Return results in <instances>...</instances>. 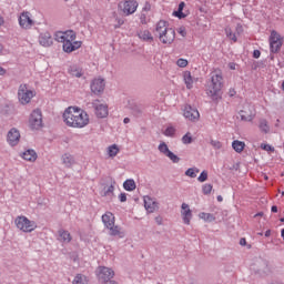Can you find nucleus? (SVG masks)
I'll list each match as a JSON object with an SVG mask.
<instances>
[{
    "label": "nucleus",
    "instance_id": "f257e3e1",
    "mask_svg": "<svg viewBox=\"0 0 284 284\" xmlns=\"http://www.w3.org/2000/svg\"><path fill=\"white\" fill-rule=\"evenodd\" d=\"M63 121L68 128L81 130L90 125V115L79 106H69L63 112Z\"/></svg>",
    "mask_w": 284,
    "mask_h": 284
},
{
    "label": "nucleus",
    "instance_id": "f03ea898",
    "mask_svg": "<svg viewBox=\"0 0 284 284\" xmlns=\"http://www.w3.org/2000/svg\"><path fill=\"white\" fill-rule=\"evenodd\" d=\"M55 41L62 43L63 52L71 54V52H77L83 45L82 41L77 40V32L73 30L58 31L54 34Z\"/></svg>",
    "mask_w": 284,
    "mask_h": 284
},
{
    "label": "nucleus",
    "instance_id": "7ed1b4c3",
    "mask_svg": "<svg viewBox=\"0 0 284 284\" xmlns=\"http://www.w3.org/2000/svg\"><path fill=\"white\" fill-rule=\"evenodd\" d=\"M155 32L164 45H172L174 43V40L176 39V31L174 29L170 28V23L165 20H160L156 23Z\"/></svg>",
    "mask_w": 284,
    "mask_h": 284
},
{
    "label": "nucleus",
    "instance_id": "20e7f679",
    "mask_svg": "<svg viewBox=\"0 0 284 284\" xmlns=\"http://www.w3.org/2000/svg\"><path fill=\"white\" fill-rule=\"evenodd\" d=\"M221 90H223V73L221 71H214L211 74V83L206 89V93L211 99H221Z\"/></svg>",
    "mask_w": 284,
    "mask_h": 284
},
{
    "label": "nucleus",
    "instance_id": "39448f33",
    "mask_svg": "<svg viewBox=\"0 0 284 284\" xmlns=\"http://www.w3.org/2000/svg\"><path fill=\"white\" fill-rule=\"evenodd\" d=\"M102 223L104 227L109 231L110 236H118L119 239H123L125 236V232L121 226L116 225V217L112 212H105L102 215Z\"/></svg>",
    "mask_w": 284,
    "mask_h": 284
},
{
    "label": "nucleus",
    "instance_id": "423d86ee",
    "mask_svg": "<svg viewBox=\"0 0 284 284\" xmlns=\"http://www.w3.org/2000/svg\"><path fill=\"white\" fill-rule=\"evenodd\" d=\"M14 224L20 232H24L26 234H30L37 230V222L31 221L30 219L26 217V215L17 216Z\"/></svg>",
    "mask_w": 284,
    "mask_h": 284
},
{
    "label": "nucleus",
    "instance_id": "0eeeda50",
    "mask_svg": "<svg viewBox=\"0 0 284 284\" xmlns=\"http://www.w3.org/2000/svg\"><path fill=\"white\" fill-rule=\"evenodd\" d=\"M36 94L34 91L28 89L27 84H21L18 89V99L21 105H28L34 99Z\"/></svg>",
    "mask_w": 284,
    "mask_h": 284
},
{
    "label": "nucleus",
    "instance_id": "6e6552de",
    "mask_svg": "<svg viewBox=\"0 0 284 284\" xmlns=\"http://www.w3.org/2000/svg\"><path fill=\"white\" fill-rule=\"evenodd\" d=\"M241 121L250 122L254 121L256 116V109L251 103H244L240 111Z\"/></svg>",
    "mask_w": 284,
    "mask_h": 284
},
{
    "label": "nucleus",
    "instance_id": "1a4fd4ad",
    "mask_svg": "<svg viewBox=\"0 0 284 284\" xmlns=\"http://www.w3.org/2000/svg\"><path fill=\"white\" fill-rule=\"evenodd\" d=\"M18 21L22 30H30L34 26V19H32V14L28 11L20 13Z\"/></svg>",
    "mask_w": 284,
    "mask_h": 284
},
{
    "label": "nucleus",
    "instance_id": "9d476101",
    "mask_svg": "<svg viewBox=\"0 0 284 284\" xmlns=\"http://www.w3.org/2000/svg\"><path fill=\"white\" fill-rule=\"evenodd\" d=\"M270 48L271 52L276 53L281 48H283V38H281V34L273 30L270 36Z\"/></svg>",
    "mask_w": 284,
    "mask_h": 284
},
{
    "label": "nucleus",
    "instance_id": "9b49d317",
    "mask_svg": "<svg viewBox=\"0 0 284 284\" xmlns=\"http://www.w3.org/2000/svg\"><path fill=\"white\" fill-rule=\"evenodd\" d=\"M136 8H139V2L136 1H121L119 3V10H121V12L126 17L134 14L136 12Z\"/></svg>",
    "mask_w": 284,
    "mask_h": 284
},
{
    "label": "nucleus",
    "instance_id": "f8f14e48",
    "mask_svg": "<svg viewBox=\"0 0 284 284\" xmlns=\"http://www.w3.org/2000/svg\"><path fill=\"white\" fill-rule=\"evenodd\" d=\"M29 124L32 130H39L43 125V115L41 114V110L37 109L32 111Z\"/></svg>",
    "mask_w": 284,
    "mask_h": 284
},
{
    "label": "nucleus",
    "instance_id": "ddd939ff",
    "mask_svg": "<svg viewBox=\"0 0 284 284\" xmlns=\"http://www.w3.org/2000/svg\"><path fill=\"white\" fill-rule=\"evenodd\" d=\"M19 141H21V132L17 128H12L7 134V142L14 148V145H19Z\"/></svg>",
    "mask_w": 284,
    "mask_h": 284
},
{
    "label": "nucleus",
    "instance_id": "4468645a",
    "mask_svg": "<svg viewBox=\"0 0 284 284\" xmlns=\"http://www.w3.org/2000/svg\"><path fill=\"white\" fill-rule=\"evenodd\" d=\"M105 90V80L102 78H95L91 82V92L93 94H103Z\"/></svg>",
    "mask_w": 284,
    "mask_h": 284
},
{
    "label": "nucleus",
    "instance_id": "2eb2a0df",
    "mask_svg": "<svg viewBox=\"0 0 284 284\" xmlns=\"http://www.w3.org/2000/svg\"><path fill=\"white\" fill-rule=\"evenodd\" d=\"M97 275L101 281H110V278H114V271L110 267L100 266L97 270Z\"/></svg>",
    "mask_w": 284,
    "mask_h": 284
},
{
    "label": "nucleus",
    "instance_id": "dca6fc26",
    "mask_svg": "<svg viewBox=\"0 0 284 284\" xmlns=\"http://www.w3.org/2000/svg\"><path fill=\"white\" fill-rule=\"evenodd\" d=\"M183 116H185L189 121H199V119H201V113H199V110L192 108L191 105H185Z\"/></svg>",
    "mask_w": 284,
    "mask_h": 284
},
{
    "label": "nucleus",
    "instance_id": "f3484780",
    "mask_svg": "<svg viewBox=\"0 0 284 284\" xmlns=\"http://www.w3.org/2000/svg\"><path fill=\"white\" fill-rule=\"evenodd\" d=\"M93 108H94L95 114H97V116H99V119H105V116H108V104H103V103H101V101L95 100L93 102Z\"/></svg>",
    "mask_w": 284,
    "mask_h": 284
},
{
    "label": "nucleus",
    "instance_id": "a211bd4d",
    "mask_svg": "<svg viewBox=\"0 0 284 284\" xmlns=\"http://www.w3.org/2000/svg\"><path fill=\"white\" fill-rule=\"evenodd\" d=\"M181 216L185 225H190L192 221V210H190V205H187L186 203H182Z\"/></svg>",
    "mask_w": 284,
    "mask_h": 284
},
{
    "label": "nucleus",
    "instance_id": "6ab92c4d",
    "mask_svg": "<svg viewBox=\"0 0 284 284\" xmlns=\"http://www.w3.org/2000/svg\"><path fill=\"white\" fill-rule=\"evenodd\" d=\"M144 207L146 212H149V214H152L153 212H156V210H159V204L152 197L146 195L144 196Z\"/></svg>",
    "mask_w": 284,
    "mask_h": 284
},
{
    "label": "nucleus",
    "instance_id": "aec40b11",
    "mask_svg": "<svg viewBox=\"0 0 284 284\" xmlns=\"http://www.w3.org/2000/svg\"><path fill=\"white\" fill-rule=\"evenodd\" d=\"M39 43L43 48H50V45H52V43H53L52 34H50V32H48V31L40 33Z\"/></svg>",
    "mask_w": 284,
    "mask_h": 284
},
{
    "label": "nucleus",
    "instance_id": "412c9836",
    "mask_svg": "<svg viewBox=\"0 0 284 284\" xmlns=\"http://www.w3.org/2000/svg\"><path fill=\"white\" fill-rule=\"evenodd\" d=\"M58 241L68 245V243H72V234L67 230L60 229L58 231Z\"/></svg>",
    "mask_w": 284,
    "mask_h": 284
},
{
    "label": "nucleus",
    "instance_id": "4be33fe9",
    "mask_svg": "<svg viewBox=\"0 0 284 284\" xmlns=\"http://www.w3.org/2000/svg\"><path fill=\"white\" fill-rule=\"evenodd\" d=\"M190 14V11L185 9V2H181L176 11L173 12V17H178V19H185Z\"/></svg>",
    "mask_w": 284,
    "mask_h": 284
},
{
    "label": "nucleus",
    "instance_id": "5701e85b",
    "mask_svg": "<svg viewBox=\"0 0 284 284\" xmlns=\"http://www.w3.org/2000/svg\"><path fill=\"white\" fill-rule=\"evenodd\" d=\"M21 158L24 161H29L30 163H34V161H37L38 155H37V151L36 150H27L21 154Z\"/></svg>",
    "mask_w": 284,
    "mask_h": 284
},
{
    "label": "nucleus",
    "instance_id": "b1692460",
    "mask_svg": "<svg viewBox=\"0 0 284 284\" xmlns=\"http://www.w3.org/2000/svg\"><path fill=\"white\" fill-rule=\"evenodd\" d=\"M68 72L71 74V77H77L78 79L83 77V70L74 64L69 67Z\"/></svg>",
    "mask_w": 284,
    "mask_h": 284
},
{
    "label": "nucleus",
    "instance_id": "393cba45",
    "mask_svg": "<svg viewBox=\"0 0 284 284\" xmlns=\"http://www.w3.org/2000/svg\"><path fill=\"white\" fill-rule=\"evenodd\" d=\"M61 161L65 168H72V165H74L75 163L74 156H72V154L69 153H64L61 158Z\"/></svg>",
    "mask_w": 284,
    "mask_h": 284
},
{
    "label": "nucleus",
    "instance_id": "a878e982",
    "mask_svg": "<svg viewBox=\"0 0 284 284\" xmlns=\"http://www.w3.org/2000/svg\"><path fill=\"white\" fill-rule=\"evenodd\" d=\"M183 78L187 90H192L194 87V79H192V73L190 71H185Z\"/></svg>",
    "mask_w": 284,
    "mask_h": 284
},
{
    "label": "nucleus",
    "instance_id": "bb28decb",
    "mask_svg": "<svg viewBox=\"0 0 284 284\" xmlns=\"http://www.w3.org/2000/svg\"><path fill=\"white\" fill-rule=\"evenodd\" d=\"M119 152H121V149H119V145H116V144H112V145L108 146V149H106V153L110 156V159H114V156H116V154H119Z\"/></svg>",
    "mask_w": 284,
    "mask_h": 284
},
{
    "label": "nucleus",
    "instance_id": "cd10ccee",
    "mask_svg": "<svg viewBox=\"0 0 284 284\" xmlns=\"http://www.w3.org/2000/svg\"><path fill=\"white\" fill-rule=\"evenodd\" d=\"M139 38L142 39V41H154V37H152V33L149 30L140 31Z\"/></svg>",
    "mask_w": 284,
    "mask_h": 284
},
{
    "label": "nucleus",
    "instance_id": "c85d7f7f",
    "mask_svg": "<svg viewBox=\"0 0 284 284\" xmlns=\"http://www.w3.org/2000/svg\"><path fill=\"white\" fill-rule=\"evenodd\" d=\"M232 148L233 150H235L239 154H241V152H243V150H245V142L235 140L232 142Z\"/></svg>",
    "mask_w": 284,
    "mask_h": 284
},
{
    "label": "nucleus",
    "instance_id": "c756f323",
    "mask_svg": "<svg viewBox=\"0 0 284 284\" xmlns=\"http://www.w3.org/2000/svg\"><path fill=\"white\" fill-rule=\"evenodd\" d=\"M123 187L126 192H134V190H136V182H134V180H126L123 183Z\"/></svg>",
    "mask_w": 284,
    "mask_h": 284
},
{
    "label": "nucleus",
    "instance_id": "7c9ffc66",
    "mask_svg": "<svg viewBox=\"0 0 284 284\" xmlns=\"http://www.w3.org/2000/svg\"><path fill=\"white\" fill-rule=\"evenodd\" d=\"M199 219H202V221H205L206 223H212V221H216V217L212 213H205L201 212L199 214Z\"/></svg>",
    "mask_w": 284,
    "mask_h": 284
},
{
    "label": "nucleus",
    "instance_id": "2f4dec72",
    "mask_svg": "<svg viewBox=\"0 0 284 284\" xmlns=\"http://www.w3.org/2000/svg\"><path fill=\"white\" fill-rule=\"evenodd\" d=\"M258 129L264 134L270 133V124L267 123V120H265V119L260 120Z\"/></svg>",
    "mask_w": 284,
    "mask_h": 284
},
{
    "label": "nucleus",
    "instance_id": "473e14b6",
    "mask_svg": "<svg viewBox=\"0 0 284 284\" xmlns=\"http://www.w3.org/2000/svg\"><path fill=\"white\" fill-rule=\"evenodd\" d=\"M113 21H114V29L118 30V28H121L125 23V20L123 18H120L116 12H113Z\"/></svg>",
    "mask_w": 284,
    "mask_h": 284
},
{
    "label": "nucleus",
    "instance_id": "72a5a7b5",
    "mask_svg": "<svg viewBox=\"0 0 284 284\" xmlns=\"http://www.w3.org/2000/svg\"><path fill=\"white\" fill-rule=\"evenodd\" d=\"M72 284H88V277L83 274H77Z\"/></svg>",
    "mask_w": 284,
    "mask_h": 284
},
{
    "label": "nucleus",
    "instance_id": "f704fd0d",
    "mask_svg": "<svg viewBox=\"0 0 284 284\" xmlns=\"http://www.w3.org/2000/svg\"><path fill=\"white\" fill-rule=\"evenodd\" d=\"M200 170L196 168H191L185 172L186 176H190V179H196V175L199 174Z\"/></svg>",
    "mask_w": 284,
    "mask_h": 284
},
{
    "label": "nucleus",
    "instance_id": "c9c22d12",
    "mask_svg": "<svg viewBox=\"0 0 284 284\" xmlns=\"http://www.w3.org/2000/svg\"><path fill=\"white\" fill-rule=\"evenodd\" d=\"M225 33H226V37H227L229 39H231V41H233L234 43H236V41H237L236 34L232 32V29L226 28V29H225Z\"/></svg>",
    "mask_w": 284,
    "mask_h": 284
},
{
    "label": "nucleus",
    "instance_id": "e433bc0d",
    "mask_svg": "<svg viewBox=\"0 0 284 284\" xmlns=\"http://www.w3.org/2000/svg\"><path fill=\"white\" fill-rule=\"evenodd\" d=\"M182 143H184V145L192 143V133L187 132L185 135H183Z\"/></svg>",
    "mask_w": 284,
    "mask_h": 284
},
{
    "label": "nucleus",
    "instance_id": "4c0bfd02",
    "mask_svg": "<svg viewBox=\"0 0 284 284\" xmlns=\"http://www.w3.org/2000/svg\"><path fill=\"white\" fill-rule=\"evenodd\" d=\"M159 151L162 152V154H164L166 156L168 153L170 152V149L168 148V144H165V142H163L159 145Z\"/></svg>",
    "mask_w": 284,
    "mask_h": 284
},
{
    "label": "nucleus",
    "instance_id": "58836bf2",
    "mask_svg": "<svg viewBox=\"0 0 284 284\" xmlns=\"http://www.w3.org/2000/svg\"><path fill=\"white\" fill-rule=\"evenodd\" d=\"M176 129L174 126H168L164 131L165 136H174Z\"/></svg>",
    "mask_w": 284,
    "mask_h": 284
},
{
    "label": "nucleus",
    "instance_id": "ea45409f",
    "mask_svg": "<svg viewBox=\"0 0 284 284\" xmlns=\"http://www.w3.org/2000/svg\"><path fill=\"white\" fill-rule=\"evenodd\" d=\"M149 21H150V17H148V14L145 13L140 14V23H142V26H148Z\"/></svg>",
    "mask_w": 284,
    "mask_h": 284
},
{
    "label": "nucleus",
    "instance_id": "a19ab883",
    "mask_svg": "<svg viewBox=\"0 0 284 284\" xmlns=\"http://www.w3.org/2000/svg\"><path fill=\"white\" fill-rule=\"evenodd\" d=\"M176 65L179 68H187V60L186 59H183V58H180L178 61H176Z\"/></svg>",
    "mask_w": 284,
    "mask_h": 284
},
{
    "label": "nucleus",
    "instance_id": "79ce46f5",
    "mask_svg": "<svg viewBox=\"0 0 284 284\" xmlns=\"http://www.w3.org/2000/svg\"><path fill=\"white\" fill-rule=\"evenodd\" d=\"M197 181L200 183H205V181H207V171H202V173L197 178Z\"/></svg>",
    "mask_w": 284,
    "mask_h": 284
},
{
    "label": "nucleus",
    "instance_id": "37998d69",
    "mask_svg": "<svg viewBox=\"0 0 284 284\" xmlns=\"http://www.w3.org/2000/svg\"><path fill=\"white\" fill-rule=\"evenodd\" d=\"M114 194V185H110L108 189H104L103 196H111Z\"/></svg>",
    "mask_w": 284,
    "mask_h": 284
},
{
    "label": "nucleus",
    "instance_id": "c03bdc74",
    "mask_svg": "<svg viewBox=\"0 0 284 284\" xmlns=\"http://www.w3.org/2000/svg\"><path fill=\"white\" fill-rule=\"evenodd\" d=\"M203 194H211L212 193V184H204L202 186Z\"/></svg>",
    "mask_w": 284,
    "mask_h": 284
},
{
    "label": "nucleus",
    "instance_id": "a18cd8bd",
    "mask_svg": "<svg viewBox=\"0 0 284 284\" xmlns=\"http://www.w3.org/2000/svg\"><path fill=\"white\" fill-rule=\"evenodd\" d=\"M173 163H179V156H176L172 151L166 155Z\"/></svg>",
    "mask_w": 284,
    "mask_h": 284
},
{
    "label": "nucleus",
    "instance_id": "49530a36",
    "mask_svg": "<svg viewBox=\"0 0 284 284\" xmlns=\"http://www.w3.org/2000/svg\"><path fill=\"white\" fill-rule=\"evenodd\" d=\"M211 145L215 148V150H221V148H223V144H221V142L217 140H212Z\"/></svg>",
    "mask_w": 284,
    "mask_h": 284
},
{
    "label": "nucleus",
    "instance_id": "de8ad7c7",
    "mask_svg": "<svg viewBox=\"0 0 284 284\" xmlns=\"http://www.w3.org/2000/svg\"><path fill=\"white\" fill-rule=\"evenodd\" d=\"M261 149L265 150V152H274V146L270 144H261Z\"/></svg>",
    "mask_w": 284,
    "mask_h": 284
},
{
    "label": "nucleus",
    "instance_id": "09e8293b",
    "mask_svg": "<svg viewBox=\"0 0 284 284\" xmlns=\"http://www.w3.org/2000/svg\"><path fill=\"white\" fill-rule=\"evenodd\" d=\"M178 34H180L181 37H186L187 36V31L185 30V27H180L178 29Z\"/></svg>",
    "mask_w": 284,
    "mask_h": 284
},
{
    "label": "nucleus",
    "instance_id": "8fccbe9b",
    "mask_svg": "<svg viewBox=\"0 0 284 284\" xmlns=\"http://www.w3.org/2000/svg\"><path fill=\"white\" fill-rule=\"evenodd\" d=\"M150 10H152V6L150 4V2H145L143 7V12H150Z\"/></svg>",
    "mask_w": 284,
    "mask_h": 284
},
{
    "label": "nucleus",
    "instance_id": "3c124183",
    "mask_svg": "<svg viewBox=\"0 0 284 284\" xmlns=\"http://www.w3.org/2000/svg\"><path fill=\"white\" fill-rule=\"evenodd\" d=\"M119 199H120L121 203H125V201H128V195L125 193H121L119 195Z\"/></svg>",
    "mask_w": 284,
    "mask_h": 284
},
{
    "label": "nucleus",
    "instance_id": "603ef678",
    "mask_svg": "<svg viewBox=\"0 0 284 284\" xmlns=\"http://www.w3.org/2000/svg\"><path fill=\"white\" fill-rule=\"evenodd\" d=\"M253 57H254V59H260L261 58V51L260 50H254L253 51Z\"/></svg>",
    "mask_w": 284,
    "mask_h": 284
},
{
    "label": "nucleus",
    "instance_id": "864d4df0",
    "mask_svg": "<svg viewBox=\"0 0 284 284\" xmlns=\"http://www.w3.org/2000/svg\"><path fill=\"white\" fill-rule=\"evenodd\" d=\"M240 245H247V241L245 240V237H242L241 240H240Z\"/></svg>",
    "mask_w": 284,
    "mask_h": 284
},
{
    "label": "nucleus",
    "instance_id": "5fc2aeb1",
    "mask_svg": "<svg viewBox=\"0 0 284 284\" xmlns=\"http://www.w3.org/2000/svg\"><path fill=\"white\" fill-rule=\"evenodd\" d=\"M3 74H6V69H3L2 67H0V77H3Z\"/></svg>",
    "mask_w": 284,
    "mask_h": 284
},
{
    "label": "nucleus",
    "instance_id": "6e6d98bb",
    "mask_svg": "<svg viewBox=\"0 0 284 284\" xmlns=\"http://www.w3.org/2000/svg\"><path fill=\"white\" fill-rule=\"evenodd\" d=\"M155 221H156L158 225H161V223H163V220L161 217H155Z\"/></svg>",
    "mask_w": 284,
    "mask_h": 284
},
{
    "label": "nucleus",
    "instance_id": "4d7b16f0",
    "mask_svg": "<svg viewBox=\"0 0 284 284\" xmlns=\"http://www.w3.org/2000/svg\"><path fill=\"white\" fill-rule=\"evenodd\" d=\"M271 212H274V213L278 212V207L277 206H272Z\"/></svg>",
    "mask_w": 284,
    "mask_h": 284
},
{
    "label": "nucleus",
    "instance_id": "13d9d810",
    "mask_svg": "<svg viewBox=\"0 0 284 284\" xmlns=\"http://www.w3.org/2000/svg\"><path fill=\"white\" fill-rule=\"evenodd\" d=\"M3 23H6V20L3 19L2 16H0V27L3 26Z\"/></svg>",
    "mask_w": 284,
    "mask_h": 284
},
{
    "label": "nucleus",
    "instance_id": "bf43d9fd",
    "mask_svg": "<svg viewBox=\"0 0 284 284\" xmlns=\"http://www.w3.org/2000/svg\"><path fill=\"white\" fill-rule=\"evenodd\" d=\"M265 236H266V237L272 236V231H271V230H267V231L265 232Z\"/></svg>",
    "mask_w": 284,
    "mask_h": 284
},
{
    "label": "nucleus",
    "instance_id": "052dcab7",
    "mask_svg": "<svg viewBox=\"0 0 284 284\" xmlns=\"http://www.w3.org/2000/svg\"><path fill=\"white\" fill-rule=\"evenodd\" d=\"M230 69H231V70H236V64L231 63V64H230Z\"/></svg>",
    "mask_w": 284,
    "mask_h": 284
},
{
    "label": "nucleus",
    "instance_id": "680f3d73",
    "mask_svg": "<svg viewBox=\"0 0 284 284\" xmlns=\"http://www.w3.org/2000/svg\"><path fill=\"white\" fill-rule=\"evenodd\" d=\"M123 123H130V118H124Z\"/></svg>",
    "mask_w": 284,
    "mask_h": 284
},
{
    "label": "nucleus",
    "instance_id": "e2e57ef3",
    "mask_svg": "<svg viewBox=\"0 0 284 284\" xmlns=\"http://www.w3.org/2000/svg\"><path fill=\"white\" fill-rule=\"evenodd\" d=\"M217 201H219V203L223 202V196L219 195Z\"/></svg>",
    "mask_w": 284,
    "mask_h": 284
},
{
    "label": "nucleus",
    "instance_id": "0e129e2a",
    "mask_svg": "<svg viewBox=\"0 0 284 284\" xmlns=\"http://www.w3.org/2000/svg\"><path fill=\"white\" fill-rule=\"evenodd\" d=\"M2 51H3V48L0 45V54H1Z\"/></svg>",
    "mask_w": 284,
    "mask_h": 284
},
{
    "label": "nucleus",
    "instance_id": "69168bd1",
    "mask_svg": "<svg viewBox=\"0 0 284 284\" xmlns=\"http://www.w3.org/2000/svg\"><path fill=\"white\" fill-rule=\"evenodd\" d=\"M281 223H284V217L280 219Z\"/></svg>",
    "mask_w": 284,
    "mask_h": 284
}]
</instances>
